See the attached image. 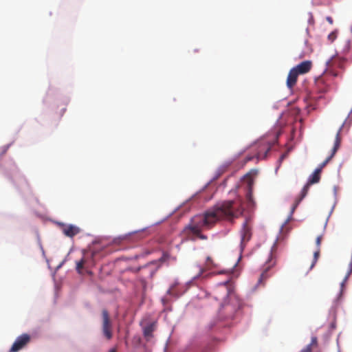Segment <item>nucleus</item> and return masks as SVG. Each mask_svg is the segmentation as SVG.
<instances>
[{"label": "nucleus", "instance_id": "a878e982", "mask_svg": "<svg viewBox=\"0 0 352 352\" xmlns=\"http://www.w3.org/2000/svg\"><path fill=\"white\" fill-rule=\"evenodd\" d=\"M326 20L329 22V24L332 25L333 23V21L331 16H327Z\"/></svg>", "mask_w": 352, "mask_h": 352}, {"label": "nucleus", "instance_id": "4be33fe9", "mask_svg": "<svg viewBox=\"0 0 352 352\" xmlns=\"http://www.w3.org/2000/svg\"><path fill=\"white\" fill-rule=\"evenodd\" d=\"M318 343L317 338L316 337H312L311 341L309 344H311V346H316Z\"/></svg>", "mask_w": 352, "mask_h": 352}, {"label": "nucleus", "instance_id": "0eeeda50", "mask_svg": "<svg viewBox=\"0 0 352 352\" xmlns=\"http://www.w3.org/2000/svg\"><path fill=\"white\" fill-rule=\"evenodd\" d=\"M244 182L247 184L248 192L246 194V200L248 207L253 206L254 203L252 198V187L254 184L253 179L250 173H248L244 177Z\"/></svg>", "mask_w": 352, "mask_h": 352}, {"label": "nucleus", "instance_id": "f03ea898", "mask_svg": "<svg viewBox=\"0 0 352 352\" xmlns=\"http://www.w3.org/2000/svg\"><path fill=\"white\" fill-rule=\"evenodd\" d=\"M241 306V302L238 298H232L230 302L221 306L219 315L223 319H233Z\"/></svg>", "mask_w": 352, "mask_h": 352}, {"label": "nucleus", "instance_id": "c756f323", "mask_svg": "<svg viewBox=\"0 0 352 352\" xmlns=\"http://www.w3.org/2000/svg\"><path fill=\"white\" fill-rule=\"evenodd\" d=\"M283 157H284V155H282L280 159L282 160V159H283Z\"/></svg>", "mask_w": 352, "mask_h": 352}, {"label": "nucleus", "instance_id": "423d86ee", "mask_svg": "<svg viewBox=\"0 0 352 352\" xmlns=\"http://www.w3.org/2000/svg\"><path fill=\"white\" fill-rule=\"evenodd\" d=\"M342 126L343 125H342L340 127L338 131L336 133L334 145L331 150V154L322 163H321L319 165V167L321 168L322 169L323 168H324L326 166V165L329 162V161L333 157V156L335 155V154L336 153V152L338 151V150L340 146V143H341L340 132L342 131Z\"/></svg>", "mask_w": 352, "mask_h": 352}, {"label": "nucleus", "instance_id": "f8f14e48", "mask_svg": "<svg viewBox=\"0 0 352 352\" xmlns=\"http://www.w3.org/2000/svg\"><path fill=\"white\" fill-rule=\"evenodd\" d=\"M311 185H308V183H307L305 186L302 188V191H301V193H300V195L299 196V197H298L296 201H295V203L292 207V211L295 210V209L297 208V206H298V204H300V202L305 198V197L307 195V192H308V190H309V186Z\"/></svg>", "mask_w": 352, "mask_h": 352}, {"label": "nucleus", "instance_id": "2eb2a0df", "mask_svg": "<svg viewBox=\"0 0 352 352\" xmlns=\"http://www.w3.org/2000/svg\"><path fill=\"white\" fill-rule=\"evenodd\" d=\"M261 149L264 150L265 153L262 154L261 151H258L256 154V158L258 160L264 159L267 157V153L270 151V146L269 145L263 144L261 146Z\"/></svg>", "mask_w": 352, "mask_h": 352}, {"label": "nucleus", "instance_id": "cd10ccee", "mask_svg": "<svg viewBox=\"0 0 352 352\" xmlns=\"http://www.w3.org/2000/svg\"><path fill=\"white\" fill-rule=\"evenodd\" d=\"M212 262V259L210 256H208L207 257V263H211Z\"/></svg>", "mask_w": 352, "mask_h": 352}, {"label": "nucleus", "instance_id": "dca6fc26", "mask_svg": "<svg viewBox=\"0 0 352 352\" xmlns=\"http://www.w3.org/2000/svg\"><path fill=\"white\" fill-rule=\"evenodd\" d=\"M320 176L314 173L308 179V185H312L314 184L318 183L320 181Z\"/></svg>", "mask_w": 352, "mask_h": 352}, {"label": "nucleus", "instance_id": "f257e3e1", "mask_svg": "<svg viewBox=\"0 0 352 352\" xmlns=\"http://www.w3.org/2000/svg\"><path fill=\"white\" fill-rule=\"evenodd\" d=\"M243 211L241 199L224 201L216 204L204 214L194 216L184 228L182 234L186 240H206L208 237L202 234L203 230L210 229L221 220L232 221L241 217Z\"/></svg>", "mask_w": 352, "mask_h": 352}, {"label": "nucleus", "instance_id": "5701e85b", "mask_svg": "<svg viewBox=\"0 0 352 352\" xmlns=\"http://www.w3.org/2000/svg\"><path fill=\"white\" fill-rule=\"evenodd\" d=\"M311 344H308L305 349H303L301 352H311L312 351Z\"/></svg>", "mask_w": 352, "mask_h": 352}, {"label": "nucleus", "instance_id": "9d476101", "mask_svg": "<svg viewBox=\"0 0 352 352\" xmlns=\"http://www.w3.org/2000/svg\"><path fill=\"white\" fill-rule=\"evenodd\" d=\"M312 67V62L311 60H305L293 67L298 74H305L308 73Z\"/></svg>", "mask_w": 352, "mask_h": 352}, {"label": "nucleus", "instance_id": "b1692460", "mask_svg": "<svg viewBox=\"0 0 352 352\" xmlns=\"http://www.w3.org/2000/svg\"><path fill=\"white\" fill-rule=\"evenodd\" d=\"M198 270L199 272L197 277L201 276L203 274V273L206 271V270L204 267L200 266L198 267Z\"/></svg>", "mask_w": 352, "mask_h": 352}, {"label": "nucleus", "instance_id": "412c9836", "mask_svg": "<svg viewBox=\"0 0 352 352\" xmlns=\"http://www.w3.org/2000/svg\"><path fill=\"white\" fill-rule=\"evenodd\" d=\"M322 240V235H320V236H318L316 238V245L318 246V248H320V245H321Z\"/></svg>", "mask_w": 352, "mask_h": 352}, {"label": "nucleus", "instance_id": "6ab92c4d", "mask_svg": "<svg viewBox=\"0 0 352 352\" xmlns=\"http://www.w3.org/2000/svg\"><path fill=\"white\" fill-rule=\"evenodd\" d=\"M337 37V33L336 32H332L328 35V39L333 42Z\"/></svg>", "mask_w": 352, "mask_h": 352}, {"label": "nucleus", "instance_id": "393cba45", "mask_svg": "<svg viewBox=\"0 0 352 352\" xmlns=\"http://www.w3.org/2000/svg\"><path fill=\"white\" fill-rule=\"evenodd\" d=\"M322 170V169L318 166V168L314 170V173L315 174L318 175H320V173H321Z\"/></svg>", "mask_w": 352, "mask_h": 352}, {"label": "nucleus", "instance_id": "aec40b11", "mask_svg": "<svg viewBox=\"0 0 352 352\" xmlns=\"http://www.w3.org/2000/svg\"><path fill=\"white\" fill-rule=\"evenodd\" d=\"M169 258V254L167 253H164L162 257L160 258V262H165Z\"/></svg>", "mask_w": 352, "mask_h": 352}, {"label": "nucleus", "instance_id": "f3484780", "mask_svg": "<svg viewBox=\"0 0 352 352\" xmlns=\"http://www.w3.org/2000/svg\"><path fill=\"white\" fill-rule=\"evenodd\" d=\"M86 262L87 261L85 258H82L80 261L76 262V269L79 274H81V271L84 267V265H85Z\"/></svg>", "mask_w": 352, "mask_h": 352}, {"label": "nucleus", "instance_id": "9b49d317", "mask_svg": "<svg viewBox=\"0 0 352 352\" xmlns=\"http://www.w3.org/2000/svg\"><path fill=\"white\" fill-rule=\"evenodd\" d=\"M298 76L299 74L294 68L290 69L287 78V86L289 89H292L295 86Z\"/></svg>", "mask_w": 352, "mask_h": 352}, {"label": "nucleus", "instance_id": "6e6552de", "mask_svg": "<svg viewBox=\"0 0 352 352\" xmlns=\"http://www.w3.org/2000/svg\"><path fill=\"white\" fill-rule=\"evenodd\" d=\"M241 244L247 243L252 236L251 227L249 225L248 219H246L243 223L242 229L241 231Z\"/></svg>", "mask_w": 352, "mask_h": 352}, {"label": "nucleus", "instance_id": "c85d7f7f", "mask_svg": "<svg viewBox=\"0 0 352 352\" xmlns=\"http://www.w3.org/2000/svg\"><path fill=\"white\" fill-rule=\"evenodd\" d=\"M252 159H253V157H247V161H250V160H252Z\"/></svg>", "mask_w": 352, "mask_h": 352}, {"label": "nucleus", "instance_id": "39448f33", "mask_svg": "<svg viewBox=\"0 0 352 352\" xmlns=\"http://www.w3.org/2000/svg\"><path fill=\"white\" fill-rule=\"evenodd\" d=\"M30 341V336L27 333H23L17 337L9 352H18L23 349Z\"/></svg>", "mask_w": 352, "mask_h": 352}, {"label": "nucleus", "instance_id": "7ed1b4c3", "mask_svg": "<svg viewBox=\"0 0 352 352\" xmlns=\"http://www.w3.org/2000/svg\"><path fill=\"white\" fill-rule=\"evenodd\" d=\"M102 332L105 338L108 340L113 337V326L109 314L107 309L102 311Z\"/></svg>", "mask_w": 352, "mask_h": 352}, {"label": "nucleus", "instance_id": "bb28decb", "mask_svg": "<svg viewBox=\"0 0 352 352\" xmlns=\"http://www.w3.org/2000/svg\"><path fill=\"white\" fill-rule=\"evenodd\" d=\"M108 352H117V350L116 348H112Z\"/></svg>", "mask_w": 352, "mask_h": 352}, {"label": "nucleus", "instance_id": "ddd939ff", "mask_svg": "<svg viewBox=\"0 0 352 352\" xmlns=\"http://www.w3.org/2000/svg\"><path fill=\"white\" fill-rule=\"evenodd\" d=\"M155 330V323H151L144 328L143 333L146 339H149L153 337V332Z\"/></svg>", "mask_w": 352, "mask_h": 352}, {"label": "nucleus", "instance_id": "1a4fd4ad", "mask_svg": "<svg viewBox=\"0 0 352 352\" xmlns=\"http://www.w3.org/2000/svg\"><path fill=\"white\" fill-rule=\"evenodd\" d=\"M62 231L63 234L68 237H73L81 231L80 228L74 225H63Z\"/></svg>", "mask_w": 352, "mask_h": 352}, {"label": "nucleus", "instance_id": "a211bd4d", "mask_svg": "<svg viewBox=\"0 0 352 352\" xmlns=\"http://www.w3.org/2000/svg\"><path fill=\"white\" fill-rule=\"evenodd\" d=\"M319 256H320V248H318V250L314 254V259H313L312 263L309 267L310 270H311L314 267L316 263H317Z\"/></svg>", "mask_w": 352, "mask_h": 352}, {"label": "nucleus", "instance_id": "20e7f679", "mask_svg": "<svg viewBox=\"0 0 352 352\" xmlns=\"http://www.w3.org/2000/svg\"><path fill=\"white\" fill-rule=\"evenodd\" d=\"M276 261L274 258V256L272 254V250H271L270 254L268 260L266 261L264 265V270L261 273L260 278L258 280L257 286L258 285H265V280L271 276L269 274V270L275 265Z\"/></svg>", "mask_w": 352, "mask_h": 352}, {"label": "nucleus", "instance_id": "4468645a", "mask_svg": "<svg viewBox=\"0 0 352 352\" xmlns=\"http://www.w3.org/2000/svg\"><path fill=\"white\" fill-rule=\"evenodd\" d=\"M228 283V282L226 281V282H224L223 283H221L220 284V287L218 289L217 292L223 293V296H222L221 298H223L224 297L228 296V294H229V289L226 287ZM215 298L216 299H220L221 298H218L217 296H215Z\"/></svg>", "mask_w": 352, "mask_h": 352}]
</instances>
